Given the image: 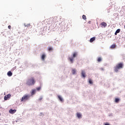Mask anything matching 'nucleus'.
<instances>
[{"instance_id":"f257e3e1","label":"nucleus","mask_w":125,"mask_h":125,"mask_svg":"<svg viewBox=\"0 0 125 125\" xmlns=\"http://www.w3.org/2000/svg\"><path fill=\"white\" fill-rule=\"evenodd\" d=\"M36 83V79H35V77H31L30 78L28 79L26 81V84L27 85H29V86L30 85H34Z\"/></svg>"},{"instance_id":"f03ea898","label":"nucleus","mask_w":125,"mask_h":125,"mask_svg":"<svg viewBox=\"0 0 125 125\" xmlns=\"http://www.w3.org/2000/svg\"><path fill=\"white\" fill-rule=\"evenodd\" d=\"M124 68V63L120 62L118 63L115 67H114V71L115 72H119V70L121 69H123Z\"/></svg>"},{"instance_id":"7ed1b4c3","label":"nucleus","mask_w":125,"mask_h":125,"mask_svg":"<svg viewBox=\"0 0 125 125\" xmlns=\"http://www.w3.org/2000/svg\"><path fill=\"white\" fill-rule=\"evenodd\" d=\"M29 98L30 96L29 95H24L21 100V102H25V101H27V100H29Z\"/></svg>"},{"instance_id":"20e7f679","label":"nucleus","mask_w":125,"mask_h":125,"mask_svg":"<svg viewBox=\"0 0 125 125\" xmlns=\"http://www.w3.org/2000/svg\"><path fill=\"white\" fill-rule=\"evenodd\" d=\"M10 97H11V95L10 94H9L4 96V99L5 101L8 100V99H9V98H10Z\"/></svg>"},{"instance_id":"39448f33","label":"nucleus","mask_w":125,"mask_h":125,"mask_svg":"<svg viewBox=\"0 0 125 125\" xmlns=\"http://www.w3.org/2000/svg\"><path fill=\"white\" fill-rule=\"evenodd\" d=\"M102 28H105V27H107V23L105 22H102L100 24Z\"/></svg>"},{"instance_id":"423d86ee","label":"nucleus","mask_w":125,"mask_h":125,"mask_svg":"<svg viewBox=\"0 0 125 125\" xmlns=\"http://www.w3.org/2000/svg\"><path fill=\"white\" fill-rule=\"evenodd\" d=\"M9 113H10V114H15V113H16V109H10L9 110Z\"/></svg>"},{"instance_id":"0eeeda50","label":"nucleus","mask_w":125,"mask_h":125,"mask_svg":"<svg viewBox=\"0 0 125 125\" xmlns=\"http://www.w3.org/2000/svg\"><path fill=\"white\" fill-rule=\"evenodd\" d=\"M81 75L83 78H85V72H84V71H82Z\"/></svg>"},{"instance_id":"6e6552de","label":"nucleus","mask_w":125,"mask_h":125,"mask_svg":"<svg viewBox=\"0 0 125 125\" xmlns=\"http://www.w3.org/2000/svg\"><path fill=\"white\" fill-rule=\"evenodd\" d=\"M58 98L59 99L60 101H61V102H63V98H62V97L59 95L58 96Z\"/></svg>"},{"instance_id":"1a4fd4ad","label":"nucleus","mask_w":125,"mask_h":125,"mask_svg":"<svg viewBox=\"0 0 125 125\" xmlns=\"http://www.w3.org/2000/svg\"><path fill=\"white\" fill-rule=\"evenodd\" d=\"M120 32H121V29H117V30L116 31L115 33V36H117V34H119V33H120Z\"/></svg>"},{"instance_id":"9d476101","label":"nucleus","mask_w":125,"mask_h":125,"mask_svg":"<svg viewBox=\"0 0 125 125\" xmlns=\"http://www.w3.org/2000/svg\"><path fill=\"white\" fill-rule=\"evenodd\" d=\"M45 55L44 54H42L41 57V59L43 60V61H44V59L45 58Z\"/></svg>"},{"instance_id":"9b49d317","label":"nucleus","mask_w":125,"mask_h":125,"mask_svg":"<svg viewBox=\"0 0 125 125\" xmlns=\"http://www.w3.org/2000/svg\"><path fill=\"white\" fill-rule=\"evenodd\" d=\"M78 56V53L77 52H74L73 54V58H75V57H76Z\"/></svg>"},{"instance_id":"f8f14e48","label":"nucleus","mask_w":125,"mask_h":125,"mask_svg":"<svg viewBox=\"0 0 125 125\" xmlns=\"http://www.w3.org/2000/svg\"><path fill=\"white\" fill-rule=\"evenodd\" d=\"M77 72V69H73L72 70V73L73 75L76 74V73Z\"/></svg>"},{"instance_id":"ddd939ff","label":"nucleus","mask_w":125,"mask_h":125,"mask_svg":"<svg viewBox=\"0 0 125 125\" xmlns=\"http://www.w3.org/2000/svg\"><path fill=\"white\" fill-rule=\"evenodd\" d=\"M36 94V89H32L31 91V95L33 96Z\"/></svg>"},{"instance_id":"4468645a","label":"nucleus","mask_w":125,"mask_h":125,"mask_svg":"<svg viewBox=\"0 0 125 125\" xmlns=\"http://www.w3.org/2000/svg\"><path fill=\"white\" fill-rule=\"evenodd\" d=\"M95 41V37H93L90 39V42H93Z\"/></svg>"},{"instance_id":"2eb2a0df","label":"nucleus","mask_w":125,"mask_h":125,"mask_svg":"<svg viewBox=\"0 0 125 125\" xmlns=\"http://www.w3.org/2000/svg\"><path fill=\"white\" fill-rule=\"evenodd\" d=\"M68 60H69L70 62L71 63H73L74 62H73L74 61V58H69Z\"/></svg>"},{"instance_id":"dca6fc26","label":"nucleus","mask_w":125,"mask_h":125,"mask_svg":"<svg viewBox=\"0 0 125 125\" xmlns=\"http://www.w3.org/2000/svg\"><path fill=\"white\" fill-rule=\"evenodd\" d=\"M116 48V44H112L110 46V48L111 49H114V48Z\"/></svg>"},{"instance_id":"f3484780","label":"nucleus","mask_w":125,"mask_h":125,"mask_svg":"<svg viewBox=\"0 0 125 125\" xmlns=\"http://www.w3.org/2000/svg\"><path fill=\"white\" fill-rule=\"evenodd\" d=\"M7 75L8 77H11V76H12V72H11V71L8 72Z\"/></svg>"},{"instance_id":"a211bd4d","label":"nucleus","mask_w":125,"mask_h":125,"mask_svg":"<svg viewBox=\"0 0 125 125\" xmlns=\"http://www.w3.org/2000/svg\"><path fill=\"white\" fill-rule=\"evenodd\" d=\"M77 115L78 118H79V119H80V118H82V114L79 113H77Z\"/></svg>"},{"instance_id":"6ab92c4d","label":"nucleus","mask_w":125,"mask_h":125,"mask_svg":"<svg viewBox=\"0 0 125 125\" xmlns=\"http://www.w3.org/2000/svg\"><path fill=\"white\" fill-rule=\"evenodd\" d=\"M97 61L98 62H101V61H102V59L101 57H99L97 59Z\"/></svg>"},{"instance_id":"aec40b11","label":"nucleus","mask_w":125,"mask_h":125,"mask_svg":"<svg viewBox=\"0 0 125 125\" xmlns=\"http://www.w3.org/2000/svg\"><path fill=\"white\" fill-rule=\"evenodd\" d=\"M48 51H52V50H53V48H52L51 47H49L48 48Z\"/></svg>"},{"instance_id":"412c9836","label":"nucleus","mask_w":125,"mask_h":125,"mask_svg":"<svg viewBox=\"0 0 125 125\" xmlns=\"http://www.w3.org/2000/svg\"><path fill=\"white\" fill-rule=\"evenodd\" d=\"M119 101H120V99L118 98H116L115 102L116 103H119Z\"/></svg>"},{"instance_id":"4be33fe9","label":"nucleus","mask_w":125,"mask_h":125,"mask_svg":"<svg viewBox=\"0 0 125 125\" xmlns=\"http://www.w3.org/2000/svg\"><path fill=\"white\" fill-rule=\"evenodd\" d=\"M83 19L84 20H86V16L84 15H83Z\"/></svg>"},{"instance_id":"5701e85b","label":"nucleus","mask_w":125,"mask_h":125,"mask_svg":"<svg viewBox=\"0 0 125 125\" xmlns=\"http://www.w3.org/2000/svg\"><path fill=\"white\" fill-rule=\"evenodd\" d=\"M89 83L90 84H92L93 83V82H92V80L91 79L89 80Z\"/></svg>"},{"instance_id":"b1692460","label":"nucleus","mask_w":125,"mask_h":125,"mask_svg":"<svg viewBox=\"0 0 125 125\" xmlns=\"http://www.w3.org/2000/svg\"><path fill=\"white\" fill-rule=\"evenodd\" d=\"M36 89L39 91V90H41V87H38L36 88Z\"/></svg>"},{"instance_id":"393cba45","label":"nucleus","mask_w":125,"mask_h":125,"mask_svg":"<svg viewBox=\"0 0 125 125\" xmlns=\"http://www.w3.org/2000/svg\"><path fill=\"white\" fill-rule=\"evenodd\" d=\"M8 29H9V30H10V29H11V25H9L8 26Z\"/></svg>"},{"instance_id":"a878e982","label":"nucleus","mask_w":125,"mask_h":125,"mask_svg":"<svg viewBox=\"0 0 125 125\" xmlns=\"http://www.w3.org/2000/svg\"><path fill=\"white\" fill-rule=\"evenodd\" d=\"M24 26L25 27H29V26H30V24H27V25L24 24Z\"/></svg>"},{"instance_id":"bb28decb","label":"nucleus","mask_w":125,"mask_h":125,"mask_svg":"<svg viewBox=\"0 0 125 125\" xmlns=\"http://www.w3.org/2000/svg\"><path fill=\"white\" fill-rule=\"evenodd\" d=\"M42 98H40V99H39V100H42Z\"/></svg>"},{"instance_id":"cd10ccee","label":"nucleus","mask_w":125,"mask_h":125,"mask_svg":"<svg viewBox=\"0 0 125 125\" xmlns=\"http://www.w3.org/2000/svg\"><path fill=\"white\" fill-rule=\"evenodd\" d=\"M88 23H89V24H90L91 21H88Z\"/></svg>"}]
</instances>
